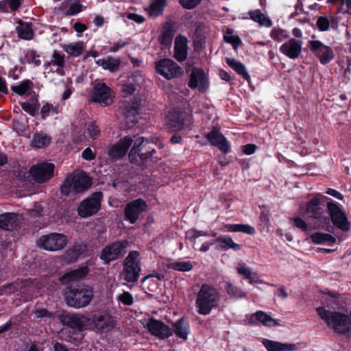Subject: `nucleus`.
<instances>
[{"instance_id": "5fc2aeb1", "label": "nucleus", "mask_w": 351, "mask_h": 351, "mask_svg": "<svg viewBox=\"0 0 351 351\" xmlns=\"http://www.w3.org/2000/svg\"><path fill=\"white\" fill-rule=\"evenodd\" d=\"M316 25L320 31L325 32L329 29L330 21L326 16H319L317 19Z\"/></svg>"}, {"instance_id": "49530a36", "label": "nucleus", "mask_w": 351, "mask_h": 351, "mask_svg": "<svg viewBox=\"0 0 351 351\" xmlns=\"http://www.w3.org/2000/svg\"><path fill=\"white\" fill-rule=\"evenodd\" d=\"M169 267L179 271L186 272L192 270L193 265L189 261H180L171 263Z\"/></svg>"}, {"instance_id": "79ce46f5", "label": "nucleus", "mask_w": 351, "mask_h": 351, "mask_svg": "<svg viewBox=\"0 0 351 351\" xmlns=\"http://www.w3.org/2000/svg\"><path fill=\"white\" fill-rule=\"evenodd\" d=\"M226 290L231 298H242L246 297V293L241 288L236 287L230 282H226Z\"/></svg>"}, {"instance_id": "4468645a", "label": "nucleus", "mask_w": 351, "mask_h": 351, "mask_svg": "<svg viewBox=\"0 0 351 351\" xmlns=\"http://www.w3.org/2000/svg\"><path fill=\"white\" fill-rule=\"evenodd\" d=\"M61 320L64 324L79 330L90 329V323H92L90 318L77 314L63 315Z\"/></svg>"}, {"instance_id": "13d9d810", "label": "nucleus", "mask_w": 351, "mask_h": 351, "mask_svg": "<svg viewBox=\"0 0 351 351\" xmlns=\"http://www.w3.org/2000/svg\"><path fill=\"white\" fill-rule=\"evenodd\" d=\"M85 8H83V5H81L79 2H74L70 5L69 9L67 10L66 14L68 15H75Z\"/></svg>"}, {"instance_id": "37998d69", "label": "nucleus", "mask_w": 351, "mask_h": 351, "mask_svg": "<svg viewBox=\"0 0 351 351\" xmlns=\"http://www.w3.org/2000/svg\"><path fill=\"white\" fill-rule=\"evenodd\" d=\"M64 64V56L58 53L57 51H53L51 59L49 62H45L44 64L45 69H48L49 66L51 65L57 66L58 68L62 67Z\"/></svg>"}, {"instance_id": "c756f323", "label": "nucleus", "mask_w": 351, "mask_h": 351, "mask_svg": "<svg viewBox=\"0 0 351 351\" xmlns=\"http://www.w3.org/2000/svg\"><path fill=\"white\" fill-rule=\"evenodd\" d=\"M221 230L228 232H241L250 235L255 233L254 228L248 224H225L221 228Z\"/></svg>"}, {"instance_id": "aec40b11", "label": "nucleus", "mask_w": 351, "mask_h": 351, "mask_svg": "<svg viewBox=\"0 0 351 351\" xmlns=\"http://www.w3.org/2000/svg\"><path fill=\"white\" fill-rule=\"evenodd\" d=\"M21 219V217L16 213H6L1 214L0 215V228L12 230L20 224Z\"/></svg>"}, {"instance_id": "473e14b6", "label": "nucleus", "mask_w": 351, "mask_h": 351, "mask_svg": "<svg viewBox=\"0 0 351 351\" xmlns=\"http://www.w3.org/2000/svg\"><path fill=\"white\" fill-rule=\"evenodd\" d=\"M51 137L45 134H35L30 143V146L34 149H40L48 146L51 143Z\"/></svg>"}, {"instance_id": "a18cd8bd", "label": "nucleus", "mask_w": 351, "mask_h": 351, "mask_svg": "<svg viewBox=\"0 0 351 351\" xmlns=\"http://www.w3.org/2000/svg\"><path fill=\"white\" fill-rule=\"evenodd\" d=\"M209 34V28L205 25H198L194 32L195 42L204 41Z\"/></svg>"}, {"instance_id": "2eb2a0df", "label": "nucleus", "mask_w": 351, "mask_h": 351, "mask_svg": "<svg viewBox=\"0 0 351 351\" xmlns=\"http://www.w3.org/2000/svg\"><path fill=\"white\" fill-rule=\"evenodd\" d=\"M158 72L167 79L176 77L183 73V71L176 62L169 59H164L156 66Z\"/></svg>"}, {"instance_id": "1a4fd4ad", "label": "nucleus", "mask_w": 351, "mask_h": 351, "mask_svg": "<svg viewBox=\"0 0 351 351\" xmlns=\"http://www.w3.org/2000/svg\"><path fill=\"white\" fill-rule=\"evenodd\" d=\"M128 246L129 243L125 240L114 242L104 248L100 258L106 263H109L125 254Z\"/></svg>"}, {"instance_id": "bb28decb", "label": "nucleus", "mask_w": 351, "mask_h": 351, "mask_svg": "<svg viewBox=\"0 0 351 351\" xmlns=\"http://www.w3.org/2000/svg\"><path fill=\"white\" fill-rule=\"evenodd\" d=\"M215 243L216 244V248L219 250L226 251L232 249L234 251H239L241 248L240 244L234 243L232 238L228 236L219 237L215 241Z\"/></svg>"}, {"instance_id": "20e7f679", "label": "nucleus", "mask_w": 351, "mask_h": 351, "mask_svg": "<svg viewBox=\"0 0 351 351\" xmlns=\"http://www.w3.org/2000/svg\"><path fill=\"white\" fill-rule=\"evenodd\" d=\"M93 298V288L82 285L65 293L66 304L73 308H82L90 304Z\"/></svg>"}, {"instance_id": "c03bdc74", "label": "nucleus", "mask_w": 351, "mask_h": 351, "mask_svg": "<svg viewBox=\"0 0 351 351\" xmlns=\"http://www.w3.org/2000/svg\"><path fill=\"white\" fill-rule=\"evenodd\" d=\"M146 79L145 76L140 72H136L128 78V82L134 84L136 89L141 88L145 86Z\"/></svg>"}, {"instance_id": "f257e3e1", "label": "nucleus", "mask_w": 351, "mask_h": 351, "mask_svg": "<svg viewBox=\"0 0 351 351\" xmlns=\"http://www.w3.org/2000/svg\"><path fill=\"white\" fill-rule=\"evenodd\" d=\"M220 301L218 290L213 286L204 284L201 287L195 301L197 311L200 315L210 313L213 308L217 307Z\"/></svg>"}, {"instance_id": "052dcab7", "label": "nucleus", "mask_w": 351, "mask_h": 351, "mask_svg": "<svg viewBox=\"0 0 351 351\" xmlns=\"http://www.w3.org/2000/svg\"><path fill=\"white\" fill-rule=\"evenodd\" d=\"M291 221L295 227L302 230L303 231H306L308 228L307 223L300 217H293L291 219Z\"/></svg>"}, {"instance_id": "a878e982", "label": "nucleus", "mask_w": 351, "mask_h": 351, "mask_svg": "<svg viewBox=\"0 0 351 351\" xmlns=\"http://www.w3.org/2000/svg\"><path fill=\"white\" fill-rule=\"evenodd\" d=\"M88 268L82 267L73 271L65 273L60 278L62 283L67 284L81 280L88 274Z\"/></svg>"}, {"instance_id": "f8f14e48", "label": "nucleus", "mask_w": 351, "mask_h": 351, "mask_svg": "<svg viewBox=\"0 0 351 351\" xmlns=\"http://www.w3.org/2000/svg\"><path fill=\"white\" fill-rule=\"evenodd\" d=\"M308 45L311 51L317 57L321 64H327L334 58L332 49L321 41L310 40Z\"/></svg>"}, {"instance_id": "423d86ee", "label": "nucleus", "mask_w": 351, "mask_h": 351, "mask_svg": "<svg viewBox=\"0 0 351 351\" xmlns=\"http://www.w3.org/2000/svg\"><path fill=\"white\" fill-rule=\"evenodd\" d=\"M140 254L137 251L130 252L123 263L124 279L130 282H136L141 271Z\"/></svg>"}, {"instance_id": "680f3d73", "label": "nucleus", "mask_w": 351, "mask_h": 351, "mask_svg": "<svg viewBox=\"0 0 351 351\" xmlns=\"http://www.w3.org/2000/svg\"><path fill=\"white\" fill-rule=\"evenodd\" d=\"M202 236H208V233L204 231H197L194 229L189 230L186 233V237L189 239H195Z\"/></svg>"}, {"instance_id": "338daca9", "label": "nucleus", "mask_w": 351, "mask_h": 351, "mask_svg": "<svg viewBox=\"0 0 351 351\" xmlns=\"http://www.w3.org/2000/svg\"><path fill=\"white\" fill-rule=\"evenodd\" d=\"M245 322L246 324L254 326L258 322L257 319L256 312L252 314H247L245 317Z\"/></svg>"}, {"instance_id": "a211bd4d", "label": "nucleus", "mask_w": 351, "mask_h": 351, "mask_svg": "<svg viewBox=\"0 0 351 351\" xmlns=\"http://www.w3.org/2000/svg\"><path fill=\"white\" fill-rule=\"evenodd\" d=\"M191 88H199L200 91H205L208 88V82L204 71L201 69H194L191 73L189 82Z\"/></svg>"}, {"instance_id": "b1692460", "label": "nucleus", "mask_w": 351, "mask_h": 351, "mask_svg": "<svg viewBox=\"0 0 351 351\" xmlns=\"http://www.w3.org/2000/svg\"><path fill=\"white\" fill-rule=\"evenodd\" d=\"M262 343L267 351H294L296 345L294 343H281L267 339H263Z\"/></svg>"}, {"instance_id": "c85d7f7f", "label": "nucleus", "mask_w": 351, "mask_h": 351, "mask_svg": "<svg viewBox=\"0 0 351 351\" xmlns=\"http://www.w3.org/2000/svg\"><path fill=\"white\" fill-rule=\"evenodd\" d=\"M250 19L254 22L257 23L260 26L270 27L272 25V21L267 16L263 13L261 10L256 9L251 10L248 12Z\"/></svg>"}, {"instance_id": "4be33fe9", "label": "nucleus", "mask_w": 351, "mask_h": 351, "mask_svg": "<svg viewBox=\"0 0 351 351\" xmlns=\"http://www.w3.org/2000/svg\"><path fill=\"white\" fill-rule=\"evenodd\" d=\"M206 137L212 145L217 146L223 153L229 152L230 147L226 138L218 130H213L207 134Z\"/></svg>"}, {"instance_id": "6e6552de", "label": "nucleus", "mask_w": 351, "mask_h": 351, "mask_svg": "<svg viewBox=\"0 0 351 351\" xmlns=\"http://www.w3.org/2000/svg\"><path fill=\"white\" fill-rule=\"evenodd\" d=\"M114 97L113 91L105 83L95 82L92 93L93 101L99 104L101 106H107L112 104Z\"/></svg>"}, {"instance_id": "2f4dec72", "label": "nucleus", "mask_w": 351, "mask_h": 351, "mask_svg": "<svg viewBox=\"0 0 351 351\" xmlns=\"http://www.w3.org/2000/svg\"><path fill=\"white\" fill-rule=\"evenodd\" d=\"M176 335L183 339H186L190 332L189 324L184 319L181 318L173 324Z\"/></svg>"}, {"instance_id": "0eeeda50", "label": "nucleus", "mask_w": 351, "mask_h": 351, "mask_svg": "<svg viewBox=\"0 0 351 351\" xmlns=\"http://www.w3.org/2000/svg\"><path fill=\"white\" fill-rule=\"evenodd\" d=\"M102 193L95 192L82 200L77 207V213L82 218L95 215L101 208Z\"/></svg>"}, {"instance_id": "dca6fc26", "label": "nucleus", "mask_w": 351, "mask_h": 351, "mask_svg": "<svg viewBox=\"0 0 351 351\" xmlns=\"http://www.w3.org/2000/svg\"><path fill=\"white\" fill-rule=\"evenodd\" d=\"M147 204L142 199L130 202L125 208V219L131 223H134L138 219L141 213L145 210Z\"/></svg>"}, {"instance_id": "412c9836", "label": "nucleus", "mask_w": 351, "mask_h": 351, "mask_svg": "<svg viewBox=\"0 0 351 351\" xmlns=\"http://www.w3.org/2000/svg\"><path fill=\"white\" fill-rule=\"evenodd\" d=\"M91 322L90 326V330H108L114 325L113 319L108 315L95 316L93 319H91Z\"/></svg>"}, {"instance_id": "3c124183", "label": "nucleus", "mask_w": 351, "mask_h": 351, "mask_svg": "<svg viewBox=\"0 0 351 351\" xmlns=\"http://www.w3.org/2000/svg\"><path fill=\"white\" fill-rule=\"evenodd\" d=\"M31 82L29 81H24L17 86H12L11 88L14 93L22 95L30 88Z\"/></svg>"}, {"instance_id": "58836bf2", "label": "nucleus", "mask_w": 351, "mask_h": 351, "mask_svg": "<svg viewBox=\"0 0 351 351\" xmlns=\"http://www.w3.org/2000/svg\"><path fill=\"white\" fill-rule=\"evenodd\" d=\"M256 315L258 322H261L265 326L273 327L279 326V323L276 319H273L270 315L262 311H257Z\"/></svg>"}, {"instance_id": "4c0bfd02", "label": "nucleus", "mask_w": 351, "mask_h": 351, "mask_svg": "<svg viewBox=\"0 0 351 351\" xmlns=\"http://www.w3.org/2000/svg\"><path fill=\"white\" fill-rule=\"evenodd\" d=\"M19 36L24 40H31L33 38V31L29 23H20L16 28Z\"/></svg>"}, {"instance_id": "f3484780", "label": "nucleus", "mask_w": 351, "mask_h": 351, "mask_svg": "<svg viewBox=\"0 0 351 351\" xmlns=\"http://www.w3.org/2000/svg\"><path fill=\"white\" fill-rule=\"evenodd\" d=\"M302 41L291 38L283 43L280 47V51L290 59H296L302 51Z\"/></svg>"}, {"instance_id": "f03ea898", "label": "nucleus", "mask_w": 351, "mask_h": 351, "mask_svg": "<svg viewBox=\"0 0 351 351\" xmlns=\"http://www.w3.org/2000/svg\"><path fill=\"white\" fill-rule=\"evenodd\" d=\"M319 317L336 332L346 334L351 330V321L348 315L339 312H331L324 307L316 309Z\"/></svg>"}, {"instance_id": "864d4df0", "label": "nucleus", "mask_w": 351, "mask_h": 351, "mask_svg": "<svg viewBox=\"0 0 351 351\" xmlns=\"http://www.w3.org/2000/svg\"><path fill=\"white\" fill-rule=\"evenodd\" d=\"M328 1H332L334 3H339V10L343 13H350L351 10V0H328Z\"/></svg>"}, {"instance_id": "6ab92c4d", "label": "nucleus", "mask_w": 351, "mask_h": 351, "mask_svg": "<svg viewBox=\"0 0 351 351\" xmlns=\"http://www.w3.org/2000/svg\"><path fill=\"white\" fill-rule=\"evenodd\" d=\"M325 198L321 194H316L306 206V214L308 217L313 219H319L323 214V210L320 207V202Z\"/></svg>"}, {"instance_id": "de8ad7c7", "label": "nucleus", "mask_w": 351, "mask_h": 351, "mask_svg": "<svg viewBox=\"0 0 351 351\" xmlns=\"http://www.w3.org/2000/svg\"><path fill=\"white\" fill-rule=\"evenodd\" d=\"M21 106L23 110L34 116L38 110V101L34 99L31 102H23L21 103Z\"/></svg>"}, {"instance_id": "ddd939ff", "label": "nucleus", "mask_w": 351, "mask_h": 351, "mask_svg": "<svg viewBox=\"0 0 351 351\" xmlns=\"http://www.w3.org/2000/svg\"><path fill=\"white\" fill-rule=\"evenodd\" d=\"M134 140L130 136L121 138L115 144L108 149V154L112 160H119L127 154L129 148L132 147Z\"/></svg>"}, {"instance_id": "393cba45", "label": "nucleus", "mask_w": 351, "mask_h": 351, "mask_svg": "<svg viewBox=\"0 0 351 351\" xmlns=\"http://www.w3.org/2000/svg\"><path fill=\"white\" fill-rule=\"evenodd\" d=\"M236 270L238 274L243 279L247 280L252 284L258 282V276L257 273L252 271L245 263H238L236 265Z\"/></svg>"}, {"instance_id": "603ef678", "label": "nucleus", "mask_w": 351, "mask_h": 351, "mask_svg": "<svg viewBox=\"0 0 351 351\" xmlns=\"http://www.w3.org/2000/svg\"><path fill=\"white\" fill-rule=\"evenodd\" d=\"M86 132L92 139H95L100 134L99 127L93 122L90 123L87 125Z\"/></svg>"}, {"instance_id": "6e6d98bb", "label": "nucleus", "mask_w": 351, "mask_h": 351, "mask_svg": "<svg viewBox=\"0 0 351 351\" xmlns=\"http://www.w3.org/2000/svg\"><path fill=\"white\" fill-rule=\"evenodd\" d=\"M117 300L121 301L124 305L127 306H130L133 303V297L128 291H125L122 294L118 295Z\"/></svg>"}, {"instance_id": "bf43d9fd", "label": "nucleus", "mask_w": 351, "mask_h": 351, "mask_svg": "<svg viewBox=\"0 0 351 351\" xmlns=\"http://www.w3.org/2000/svg\"><path fill=\"white\" fill-rule=\"evenodd\" d=\"M40 112H41L43 117H45L48 116L50 114V112L57 113L58 112L57 106H53L51 104H46L43 105V107L41 108Z\"/></svg>"}, {"instance_id": "9d476101", "label": "nucleus", "mask_w": 351, "mask_h": 351, "mask_svg": "<svg viewBox=\"0 0 351 351\" xmlns=\"http://www.w3.org/2000/svg\"><path fill=\"white\" fill-rule=\"evenodd\" d=\"M327 208L334 226L342 231H348L350 230L349 222L345 213L339 206L335 203L328 202Z\"/></svg>"}, {"instance_id": "e433bc0d", "label": "nucleus", "mask_w": 351, "mask_h": 351, "mask_svg": "<svg viewBox=\"0 0 351 351\" xmlns=\"http://www.w3.org/2000/svg\"><path fill=\"white\" fill-rule=\"evenodd\" d=\"M172 330L160 321L155 319V336L160 339H165L172 335Z\"/></svg>"}, {"instance_id": "f704fd0d", "label": "nucleus", "mask_w": 351, "mask_h": 351, "mask_svg": "<svg viewBox=\"0 0 351 351\" xmlns=\"http://www.w3.org/2000/svg\"><path fill=\"white\" fill-rule=\"evenodd\" d=\"M311 240L315 244H330L336 243V238L326 233L316 232L311 235Z\"/></svg>"}, {"instance_id": "4d7b16f0", "label": "nucleus", "mask_w": 351, "mask_h": 351, "mask_svg": "<svg viewBox=\"0 0 351 351\" xmlns=\"http://www.w3.org/2000/svg\"><path fill=\"white\" fill-rule=\"evenodd\" d=\"M226 42L230 43L233 48L236 49L241 43V39L237 36L227 34L224 36Z\"/></svg>"}, {"instance_id": "cd10ccee", "label": "nucleus", "mask_w": 351, "mask_h": 351, "mask_svg": "<svg viewBox=\"0 0 351 351\" xmlns=\"http://www.w3.org/2000/svg\"><path fill=\"white\" fill-rule=\"evenodd\" d=\"M120 62H121L119 58L110 56L106 58L99 59L95 61V63L103 69L110 71L112 73L119 70Z\"/></svg>"}, {"instance_id": "9b49d317", "label": "nucleus", "mask_w": 351, "mask_h": 351, "mask_svg": "<svg viewBox=\"0 0 351 351\" xmlns=\"http://www.w3.org/2000/svg\"><path fill=\"white\" fill-rule=\"evenodd\" d=\"M54 165L48 162L38 163L29 169L30 176L38 183L48 181L53 176Z\"/></svg>"}, {"instance_id": "c9c22d12", "label": "nucleus", "mask_w": 351, "mask_h": 351, "mask_svg": "<svg viewBox=\"0 0 351 351\" xmlns=\"http://www.w3.org/2000/svg\"><path fill=\"white\" fill-rule=\"evenodd\" d=\"M84 47V45L83 42L73 43L62 46V49L66 53L74 57L80 56Z\"/></svg>"}, {"instance_id": "7ed1b4c3", "label": "nucleus", "mask_w": 351, "mask_h": 351, "mask_svg": "<svg viewBox=\"0 0 351 351\" xmlns=\"http://www.w3.org/2000/svg\"><path fill=\"white\" fill-rule=\"evenodd\" d=\"M92 184L90 178L83 171H74L66 178L61 186V193L65 195L82 193Z\"/></svg>"}, {"instance_id": "8fccbe9b", "label": "nucleus", "mask_w": 351, "mask_h": 351, "mask_svg": "<svg viewBox=\"0 0 351 351\" xmlns=\"http://www.w3.org/2000/svg\"><path fill=\"white\" fill-rule=\"evenodd\" d=\"M25 58L29 63H33L36 66L40 64V56L34 50H27L25 53Z\"/></svg>"}, {"instance_id": "7c9ffc66", "label": "nucleus", "mask_w": 351, "mask_h": 351, "mask_svg": "<svg viewBox=\"0 0 351 351\" xmlns=\"http://www.w3.org/2000/svg\"><path fill=\"white\" fill-rule=\"evenodd\" d=\"M173 39V24L171 21H167L163 27L162 35L159 38L160 43L164 47H168L171 45Z\"/></svg>"}, {"instance_id": "0e129e2a", "label": "nucleus", "mask_w": 351, "mask_h": 351, "mask_svg": "<svg viewBox=\"0 0 351 351\" xmlns=\"http://www.w3.org/2000/svg\"><path fill=\"white\" fill-rule=\"evenodd\" d=\"M270 36L274 40H282V38L286 37L284 35V31L281 29L274 28L271 30L270 33Z\"/></svg>"}, {"instance_id": "69168bd1", "label": "nucleus", "mask_w": 351, "mask_h": 351, "mask_svg": "<svg viewBox=\"0 0 351 351\" xmlns=\"http://www.w3.org/2000/svg\"><path fill=\"white\" fill-rule=\"evenodd\" d=\"M165 6L166 0H155V16L161 14Z\"/></svg>"}, {"instance_id": "09e8293b", "label": "nucleus", "mask_w": 351, "mask_h": 351, "mask_svg": "<svg viewBox=\"0 0 351 351\" xmlns=\"http://www.w3.org/2000/svg\"><path fill=\"white\" fill-rule=\"evenodd\" d=\"M143 139L141 138H138L136 139L134 145L132 147V149L129 153V159L131 162L136 163L138 162V156L137 152H138V146L142 143Z\"/></svg>"}, {"instance_id": "39448f33", "label": "nucleus", "mask_w": 351, "mask_h": 351, "mask_svg": "<svg viewBox=\"0 0 351 351\" xmlns=\"http://www.w3.org/2000/svg\"><path fill=\"white\" fill-rule=\"evenodd\" d=\"M67 243V237L57 232L42 235L36 241L39 247L49 252L61 250L66 247Z\"/></svg>"}, {"instance_id": "ea45409f", "label": "nucleus", "mask_w": 351, "mask_h": 351, "mask_svg": "<svg viewBox=\"0 0 351 351\" xmlns=\"http://www.w3.org/2000/svg\"><path fill=\"white\" fill-rule=\"evenodd\" d=\"M21 294L25 300H32L38 294V291L36 286L32 282H27L25 286L21 290Z\"/></svg>"}, {"instance_id": "72a5a7b5", "label": "nucleus", "mask_w": 351, "mask_h": 351, "mask_svg": "<svg viewBox=\"0 0 351 351\" xmlns=\"http://www.w3.org/2000/svg\"><path fill=\"white\" fill-rule=\"evenodd\" d=\"M226 63L239 75H242L246 80H250V75L248 74L246 68L243 63L236 59L230 58H226Z\"/></svg>"}, {"instance_id": "774afa93", "label": "nucleus", "mask_w": 351, "mask_h": 351, "mask_svg": "<svg viewBox=\"0 0 351 351\" xmlns=\"http://www.w3.org/2000/svg\"><path fill=\"white\" fill-rule=\"evenodd\" d=\"M136 90V87L134 86V84H130L128 82V84H124L122 88V91L125 95H131Z\"/></svg>"}, {"instance_id": "a19ab883", "label": "nucleus", "mask_w": 351, "mask_h": 351, "mask_svg": "<svg viewBox=\"0 0 351 351\" xmlns=\"http://www.w3.org/2000/svg\"><path fill=\"white\" fill-rule=\"evenodd\" d=\"M167 124L173 130H180L184 128L183 119L178 114L168 115Z\"/></svg>"}, {"instance_id": "5701e85b", "label": "nucleus", "mask_w": 351, "mask_h": 351, "mask_svg": "<svg viewBox=\"0 0 351 351\" xmlns=\"http://www.w3.org/2000/svg\"><path fill=\"white\" fill-rule=\"evenodd\" d=\"M187 39L182 36L176 37L174 45V57L179 62L184 61L187 58Z\"/></svg>"}, {"instance_id": "e2e57ef3", "label": "nucleus", "mask_w": 351, "mask_h": 351, "mask_svg": "<svg viewBox=\"0 0 351 351\" xmlns=\"http://www.w3.org/2000/svg\"><path fill=\"white\" fill-rule=\"evenodd\" d=\"M202 0H180L181 5L186 9H193L198 5Z\"/></svg>"}]
</instances>
